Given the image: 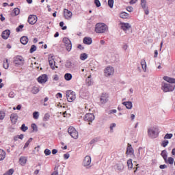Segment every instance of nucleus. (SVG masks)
Wrapping results in <instances>:
<instances>
[{"mask_svg": "<svg viewBox=\"0 0 175 175\" xmlns=\"http://www.w3.org/2000/svg\"><path fill=\"white\" fill-rule=\"evenodd\" d=\"M94 31L96 33H105L109 31V26L105 23H99L96 24Z\"/></svg>", "mask_w": 175, "mask_h": 175, "instance_id": "nucleus-1", "label": "nucleus"}, {"mask_svg": "<svg viewBox=\"0 0 175 175\" xmlns=\"http://www.w3.org/2000/svg\"><path fill=\"white\" fill-rule=\"evenodd\" d=\"M174 89V84H171L165 82H162L161 83V90L162 91H163V92H173V90Z\"/></svg>", "mask_w": 175, "mask_h": 175, "instance_id": "nucleus-2", "label": "nucleus"}, {"mask_svg": "<svg viewBox=\"0 0 175 175\" xmlns=\"http://www.w3.org/2000/svg\"><path fill=\"white\" fill-rule=\"evenodd\" d=\"M159 130L158 128L153 126L148 129V135L152 139L158 137Z\"/></svg>", "mask_w": 175, "mask_h": 175, "instance_id": "nucleus-3", "label": "nucleus"}, {"mask_svg": "<svg viewBox=\"0 0 175 175\" xmlns=\"http://www.w3.org/2000/svg\"><path fill=\"white\" fill-rule=\"evenodd\" d=\"M68 133L70 134V135L71 136V137H72V139H79V132H77V130L76 129H75V127L73 126H70L68 129Z\"/></svg>", "mask_w": 175, "mask_h": 175, "instance_id": "nucleus-4", "label": "nucleus"}, {"mask_svg": "<svg viewBox=\"0 0 175 175\" xmlns=\"http://www.w3.org/2000/svg\"><path fill=\"white\" fill-rule=\"evenodd\" d=\"M25 60L24 59V57L20 55H17L15 57H14V64L15 66H22V65L24 64V62Z\"/></svg>", "mask_w": 175, "mask_h": 175, "instance_id": "nucleus-5", "label": "nucleus"}, {"mask_svg": "<svg viewBox=\"0 0 175 175\" xmlns=\"http://www.w3.org/2000/svg\"><path fill=\"white\" fill-rule=\"evenodd\" d=\"M66 95L68 102H73L76 99V93L72 90H67Z\"/></svg>", "mask_w": 175, "mask_h": 175, "instance_id": "nucleus-6", "label": "nucleus"}, {"mask_svg": "<svg viewBox=\"0 0 175 175\" xmlns=\"http://www.w3.org/2000/svg\"><path fill=\"white\" fill-rule=\"evenodd\" d=\"M104 74L107 77H109V76H113V75H114V68L110 66H107L104 70Z\"/></svg>", "mask_w": 175, "mask_h": 175, "instance_id": "nucleus-7", "label": "nucleus"}, {"mask_svg": "<svg viewBox=\"0 0 175 175\" xmlns=\"http://www.w3.org/2000/svg\"><path fill=\"white\" fill-rule=\"evenodd\" d=\"M91 157L90 156H86L83 161V165L85 167H87V169H90V167H91Z\"/></svg>", "mask_w": 175, "mask_h": 175, "instance_id": "nucleus-8", "label": "nucleus"}, {"mask_svg": "<svg viewBox=\"0 0 175 175\" xmlns=\"http://www.w3.org/2000/svg\"><path fill=\"white\" fill-rule=\"evenodd\" d=\"M85 121L89 122V125H91V122L95 120V116L92 113H86L84 118Z\"/></svg>", "mask_w": 175, "mask_h": 175, "instance_id": "nucleus-9", "label": "nucleus"}, {"mask_svg": "<svg viewBox=\"0 0 175 175\" xmlns=\"http://www.w3.org/2000/svg\"><path fill=\"white\" fill-rule=\"evenodd\" d=\"M37 21H38V16H36V15L29 16V18H28L29 24H31V25H33L34 24H36Z\"/></svg>", "mask_w": 175, "mask_h": 175, "instance_id": "nucleus-10", "label": "nucleus"}, {"mask_svg": "<svg viewBox=\"0 0 175 175\" xmlns=\"http://www.w3.org/2000/svg\"><path fill=\"white\" fill-rule=\"evenodd\" d=\"M64 16L66 20H70L72 18V16H73V14L72 13V12H70L68 9H64Z\"/></svg>", "mask_w": 175, "mask_h": 175, "instance_id": "nucleus-11", "label": "nucleus"}, {"mask_svg": "<svg viewBox=\"0 0 175 175\" xmlns=\"http://www.w3.org/2000/svg\"><path fill=\"white\" fill-rule=\"evenodd\" d=\"M141 5L145 12V14L148 15L150 11L148 10V7H147V1L146 0H141Z\"/></svg>", "mask_w": 175, "mask_h": 175, "instance_id": "nucleus-12", "label": "nucleus"}, {"mask_svg": "<svg viewBox=\"0 0 175 175\" xmlns=\"http://www.w3.org/2000/svg\"><path fill=\"white\" fill-rule=\"evenodd\" d=\"M48 77H47V75L46 74H44L41 76H40L38 78V83H40V84H43L44 83H46L47 82V80H48Z\"/></svg>", "mask_w": 175, "mask_h": 175, "instance_id": "nucleus-13", "label": "nucleus"}, {"mask_svg": "<svg viewBox=\"0 0 175 175\" xmlns=\"http://www.w3.org/2000/svg\"><path fill=\"white\" fill-rule=\"evenodd\" d=\"M126 154L127 155H133L135 154V150L133 148H132V145L131 144H128Z\"/></svg>", "mask_w": 175, "mask_h": 175, "instance_id": "nucleus-14", "label": "nucleus"}, {"mask_svg": "<svg viewBox=\"0 0 175 175\" xmlns=\"http://www.w3.org/2000/svg\"><path fill=\"white\" fill-rule=\"evenodd\" d=\"M49 62L51 69H55V68H58L57 66H55V61H54L53 56L49 57Z\"/></svg>", "mask_w": 175, "mask_h": 175, "instance_id": "nucleus-15", "label": "nucleus"}, {"mask_svg": "<svg viewBox=\"0 0 175 175\" xmlns=\"http://www.w3.org/2000/svg\"><path fill=\"white\" fill-rule=\"evenodd\" d=\"M100 100L101 103H107L109 100V95L107 94H103L100 96Z\"/></svg>", "mask_w": 175, "mask_h": 175, "instance_id": "nucleus-16", "label": "nucleus"}, {"mask_svg": "<svg viewBox=\"0 0 175 175\" xmlns=\"http://www.w3.org/2000/svg\"><path fill=\"white\" fill-rule=\"evenodd\" d=\"M10 120L12 124H16L17 120H18V116L17 113H12L10 115Z\"/></svg>", "mask_w": 175, "mask_h": 175, "instance_id": "nucleus-17", "label": "nucleus"}, {"mask_svg": "<svg viewBox=\"0 0 175 175\" xmlns=\"http://www.w3.org/2000/svg\"><path fill=\"white\" fill-rule=\"evenodd\" d=\"M163 80H165V81H167V83H169V84H175L174 78H170L167 76H165L163 77Z\"/></svg>", "mask_w": 175, "mask_h": 175, "instance_id": "nucleus-18", "label": "nucleus"}, {"mask_svg": "<svg viewBox=\"0 0 175 175\" xmlns=\"http://www.w3.org/2000/svg\"><path fill=\"white\" fill-rule=\"evenodd\" d=\"M9 36H10V30H5L3 31L1 34L3 39H8Z\"/></svg>", "mask_w": 175, "mask_h": 175, "instance_id": "nucleus-19", "label": "nucleus"}, {"mask_svg": "<svg viewBox=\"0 0 175 175\" xmlns=\"http://www.w3.org/2000/svg\"><path fill=\"white\" fill-rule=\"evenodd\" d=\"M121 28L123 29V31H128V29L131 28V25H129L128 23H121Z\"/></svg>", "mask_w": 175, "mask_h": 175, "instance_id": "nucleus-20", "label": "nucleus"}, {"mask_svg": "<svg viewBox=\"0 0 175 175\" xmlns=\"http://www.w3.org/2000/svg\"><path fill=\"white\" fill-rule=\"evenodd\" d=\"M144 149L143 148L139 147L138 149L137 158L138 159H142V155H144Z\"/></svg>", "mask_w": 175, "mask_h": 175, "instance_id": "nucleus-21", "label": "nucleus"}, {"mask_svg": "<svg viewBox=\"0 0 175 175\" xmlns=\"http://www.w3.org/2000/svg\"><path fill=\"white\" fill-rule=\"evenodd\" d=\"M122 105L125 106L127 109H131L132 107H133V105L132 104V102L131 101H125L122 103Z\"/></svg>", "mask_w": 175, "mask_h": 175, "instance_id": "nucleus-22", "label": "nucleus"}, {"mask_svg": "<svg viewBox=\"0 0 175 175\" xmlns=\"http://www.w3.org/2000/svg\"><path fill=\"white\" fill-rule=\"evenodd\" d=\"M83 43H84V44H92V38H91L90 37H85L83 38Z\"/></svg>", "mask_w": 175, "mask_h": 175, "instance_id": "nucleus-23", "label": "nucleus"}, {"mask_svg": "<svg viewBox=\"0 0 175 175\" xmlns=\"http://www.w3.org/2000/svg\"><path fill=\"white\" fill-rule=\"evenodd\" d=\"M124 164L121 162L118 163L116 165V170H118V172H122V170H124Z\"/></svg>", "mask_w": 175, "mask_h": 175, "instance_id": "nucleus-24", "label": "nucleus"}, {"mask_svg": "<svg viewBox=\"0 0 175 175\" xmlns=\"http://www.w3.org/2000/svg\"><path fill=\"white\" fill-rule=\"evenodd\" d=\"M161 157H163L165 162H167V152L166 150H164L161 153Z\"/></svg>", "mask_w": 175, "mask_h": 175, "instance_id": "nucleus-25", "label": "nucleus"}, {"mask_svg": "<svg viewBox=\"0 0 175 175\" xmlns=\"http://www.w3.org/2000/svg\"><path fill=\"white\" fill-rule=\"evenodd\" d=\"M141 66H142L144 72H146L147 70V63H146V60L142 59L141 61Z\"/></svg>", "mask_w": 175, "mask_h": 175, "instance_id": "nucleus-26", "label": "nucleus"}, {"mask_svg": "<svg viewBox=\"0 0 175 175\" xmlns=\"http://www.w3.org/2000/svg\"><path fill=\"white\" fill-rule=\"evenodd\" d=\"M72 77H73V76L70 73H66L64 75V79L66 81H70V80H72Z\"/></svg>", "mask_w": 175, "mask_h": 175, "instance_id": "nucleus-27", "label": "nucleus"}, {"mask_svg": "<svg viewBox=\"0 0 175 175\" xmlns=\"http://www.w3.org/2000/svg\"><path fill=\"white\" fill-rule=\"evenodd\" d=\"M6 157V152L3 150L0 149V161H3Z\"/></svg>", "mask_w": 175, "mask_h": 175, "instance_id": "nucleus-28", "label": "nucleus"}, {"mask_svg": "<svg viewBox=\"0 0 175 175\" xmlns=\"http://www.w3.org/2000/svg\"><path fill=\"white\" fill-rule=\"evenodd\" d=\"M21 43H22V44H27V43H28V37L27 36H23L21 38Z\"/></svg>", "mask_w": 175, "mask_h": 175, "instance_id": "nucleus-29", "label": "nucleus"}, {"mask_svg": "<svg viewBox=\"0 0 175 175\" xmlns=\"http://www.w3.org/2000/svg\"><path fill=\"white\" fill-rule=\"evenodd\" d=\"M19 162H20L21 165H25V163H27V157H21L19 159Z\"/></svg>", "mask_w": 175, "mask_h": 175, "instance_id": "nucleus-30", "label": "nucleus"}, {"mask_svg": "<svg viewBox=\"0 0 175 175\" xmlns=\"http://www.w3.org/2000/svg\"><path fill=\"white\" fill-rule=\"evenodd\" d=\"M88 58V54L83 53L80 55V60L81 61H85Z\"/></svg>", "mask_w": 175, "mask_h": 175, "instance_id": "nucleus-31", "label": "nucleus"}, {"mask_svg": "<svg viewBox=\"0 0 175 175\" xmlns=\"http://www.w3.org/2000/svg\"><path fill=\"white\" fill-rule=\"evenodd\" d=\"M86 84L87 85L90 86V85H92V84H94V81H92V79H91V76H89L86 80Z\"/></svg>", "mask_w": 175, "mask_h": 175, "instance_id": "nucleus-32", "label": "nucleus"}, {"mask_svg": "<svg viewBox=\"0 0 175 175\" xmlns=\"http://www.w3.org/2000/svg\"><path fill=\"white\" fill-rule=\"evenodd\" d=\"M120 17L121 18H128L129 17V14H128L126 12H122L120 14Z\"/></svg>", "mask_w": 175, "mask_h": 175, "instance_id": "nucleus-33", "label": "nucleus"}, {"mask_svg": "<svg viewBox=\"0 0 175 175\" xmlns=\"http://www.w3.org/2000/svg\"><path fill=\"white\" fill-rule=\"evenodd\" d=\"M64 44L67 51H70V50H72V42H70V43H66Z\"/></svg>", "mask_w": 175, "mask_h": 175, "instance_id": "nucleus-34", "label": "nucleus"}, {"mask_svg": "<svg viewBox=\"0 0 175 175\" xmlns=\"http://www.w3.org/2000/svg\"><path fill=\"white\" fill-rule=\"evenodd\" d=\"M127 166H128L129 169H133V163H132V159H129L127 161Z\"/></svg>", "mask_w": 175, "mask_h": 175, "instance_id": "nucleus-35", "label": "nucleus"}, {"mask_svg": "<svg viewBox=\"0 0 175 175\" xmlns=\"http://www.w3.org/2000/svg\"><path fill=\"white\" fill-rule=\"evenodd\" d=\"M117 126V124L116 123H111L109 126L110 132L111 133H113L114 132V128Z\"/></svg>", "mask_w": 175, "mask_h": 175, "instance_id": "nucleus-36", "label": "nucleus"}, {"mask_svg": "<svg viewBox=\"0 0 175 175\" xmlns=\"http://www.w3.org/2000/svg\"><path fill=\"white\" fill-rule=\"evenodd\" d=\"M3 68L4 69H9V60L8 59L3 62Z\"/></svg>", "mask_w": 175, "mask_h": 175, "instance_id": "nucleus-37", "label": "nucleus"}, {"mask_svg": "<svg viewBox=\"0 0 175 175\" xmlns=\"http://www.w3.org/2000/svg\"><path fill=\"white\" fill-rule=\"evenodd\" d=\"M165 163H169L170 165H173V163H174V159H173V157H169L167 159V162H165Z\"/></svg>", "mask_w": 175, "mask_h": 175, "instance_id": "nucleus-38", "label": "nucleus"}, {"mask_svg": "<svg viewBox=\"0 0 175 175\" xmlns=\"http://www.w3.org/2000/svg\"><path fill=\"white\" fill-rule=\"evenodd\" d=\"M33 139L32 138H29L28 139V141L25 143L23 149L25 150V148H27L28 147V146H29L30 143L32 142Z\"/></svg>", "mask_w": 175, "mask_h": 175, "instance_id": "nucleus-39", "label": "nucleus"}, {"mask_svg": "<svg viewBox=\"0 0 175 175\" xmlns=\"http://www.w3.org/2000/svg\"><path fill=\"white\" fill-rule=\"evenodd\" d=\"M31 92H32V94H38V92H39V88L34 86L33 88V89L31 90Z\"/></svg>", "mask_w": 175, "mask_h": 175, "instance_id": "nucleus-40", "label": "nucleus"}, {"mask_svg": "<svg viewBox=\"0 0 175 175\" xmlns=\"http://www.w3.org/2000/svg\"><path fill=\"white\" fill-rule=\"evenodd\" d=\"M167 144H169V141L168 140H163L162 141V142L161 143V146L162 147H167Z\"/></svg>", "mask_w": 175, "mask_h": 175, "instance_id": "nucleus-41", "label": "nucleus"}, {"mask_svg": "<svg viewBox=\"0 0 175 175\" xmlns=\"http://www.w3.org/2000/svg\"><path fill=\"white\" fill-rule=\"evenodd\" d=\"M172 137H173V135L172 133H167L164 136L163 139L166 140L167 139H172Z\"/></svg>", "mask_w": 175, "mask_h": 175, "instance_id": "nucleus-42", "label": "nucleus"}, {"mask_svg": "<svg viewBox=\"0 0 175 175\" xmlns=\"http://www.w3.org/2000/svg\"><path fill=\"white\" fill-rule=\"evenodd\" d=\"M50 120V114L49 113H45L44 118H43V121H49Z\"/></svg>", "mask_w": 175, "mask_h": 175, "instance_id": "nucleus-43", "label": "nucleus"}, {"mask_svg": "<svg viewBox=\"0 0 175 175\" xmlns=\"http://www.w3.org/2000/svg\"><path fill=\"white\" fill-rule=\"evenodd\" d=\"M31 129H33V132H38V126L35 123L31 124Z\"/></svg>", "mask_w": 175, "mask_h": 175, "instance_id": "nucleus-44", "label": "nucleus"}, {"mask_svg": "<svg viewBox=\"0 0 175 175\" xmlns=\"http://www.w3.org/2000/svg\"><path fill=\"white\" fill-rule=\"evenodd\" d=\"M21 131H23V132H26V131H28V126H25V124H23L21 127Z\"/></svg>", "mask_w": 175, "mask_h": 175, "instance_id": "nucleus-45", "label": "nucleus"}, {"mask_svg": "<svg viewBox=\"0 0 175 175\" xmlns=\"http://www.w3.org/2000/svg\"><path fill=\"white\" fill-rule=\"evenodd\" d=\"M114 5V0H108V6L109 8H113V6Z\"/></svg>", "mask_w": 175, "mask_h": 175, "instance_id": "nucleus-46", "label": "nucleus"}, {"mask_svg": "<svg viewBox=\"0 0 175 175\" xmlns=\"http://www.w3.org/2000/svg\"><path fill=\"white\" fill-rule=\"evenodd\" d=\"M33 118H34V120H38L39 118V113L38 111L33 112Z\"/></svg>", "mask_w": 175, "mask_h": 175, "instance_id": "nucleus-47", "label": "nucleus"}, {"mask_svg": "<svg viewBox=\"0 0 175 175\" xmlns=\"http://www.w3.org/2000/svg\"><path fill=\"white\" fill-rule=\"evenodd\" d=\"M66 68H72V66H73V64L70 61H67L66 62Z\"/></svg>", "mask_w": 175, "mask_h": 175, "instance_id": "nucleus-48", "label": "nucleus"}, {"mask_svg": "<svg viewBox=\"0 0 175 175\" xmlns=\"http://www.w3.org/2000/svg\"><path fill=\"white\" fill-rule=\"evenodd\" d=\"M13 173H14V170L13 169H10L6 173H5L3 175H12Z\"/></svg>", "mask_w": 175, "mask_h": 175, "instance_id": "nucleus-49", "label": "nucleus"}, {"mask_svg": "<svg viewBox=\"0 0 175 175\" xmlns=\"http://www.w3.org/2000/svg\"><path fill=\"white\" fill-rule=\"evenodd\" d=\"M13 13H14L15 16H18L20 14V9L14 8L13 10Z\"/></svg>", "mask_w": 175, "mask_h": 175, "instance_id": "nucleus-50", "label": "nucleus"}, {"mask_svg": "<svg viewBox=\"0 0 175 175\" xmlns=\"http://www.w3.org/2000/svg\"><path fill=\"white\" fill-rule=\"evenodd\" d=\"M36 46L35 45H31V49L29 52L31 53V54H32V53H35V51L36 50Z\"/></svg>", "mask_w": 175, "mask_h": 175, "instance_id": "nucleus-51", "label": "nucleus"}, {"mask_svg": "<svg viewBox=\"0 0 175 175\" xmlns=\"http://www.w3.org/2000/svg\"><path fill=\"white\" fill-rule=\"evenodd\" d=\"M44 152L46 156L51 154V150H50L49 149H45Z\"/></svg>", "mask_w": 175, "mask_h": 175, "instance_id": "nucleus-52", "label": "nucleus"}, {"mask_svg": "<svg viewBox=\"0 0 175 175\" xmlns=\"http://www.w3.org/2000/svg\"><path fill=\"white\" fill-rule=\"evenodd\" d=\"M23 28H24V25H19V26L16 29V32H20V31H21V29H23Z\"/></svg>", "mask_w": 175, "mask_h": 175, "instance_id": "nucleus-53", "label": "nucleus"}, {"mask_svg": "<svg viewBox=\"0 0 175 175\" xmlns=\"http://www.w3.org/2000/svg\"><path fill=\"white\" fill-rule=\"evenodd\" d=\"M70 42H71L70 40H69V38H64L63 39V42L64 43V44L66 43H70Z\"/></svg>", "mask_w": 175, "mask_h": 175, "instance_id": "nucleus-54", "label": "nucleus"}, {"mask_svg": "<svg viewBox=\"0 0 175 175\" xmlns=\"http://www.w3.org/2000/svg\"><path fill=\"white\" fill-rule=\"evenodd\" d=\"M94 3L97 8H100V1H99V0H94Z\"/></svg>", "mask_w": 175, "mask_h": 175, "instance_id": "nucleus-55", "label": "nucleus"}, {"mask_svg": "<svg viewBox=\"0 0 175 175\" xmlns=\"http://www.w3.org/2000/svg\"><path fill=\"white\" fill-rule=\"evenodd\" d=\"M98 138H94L90 141V144H95V143H98Z\"/></svg>", "mask_w": 175, "mask_h": 175, "instance_id": "nucleus-56", "label": "nucleus"}, {"mask_svg": "<svg viewBox=\"0 0 175 175\" xmlns=\"http://www.w3.org/2000/svg\"><path fill=\"white\" fill-rule=\"evenodd\" d=\"M5 118V113L0 111V120H3Z\"/></svg>", "mask_w": 175, "mask_h": 175, "instance_id": "nucleus-57", "label": "nucleus"}, {"mask_svg": "<svg viewBox=\"0 0 175 175\" xmlns=\"http://www.w3.org/2000/svg\"><path fill=\"white\" fill-rule=\"evenodd\" d=\"M16 94L14 92H10L8 94L9 98H14Z\"/></svg>", "mask_w": 175, "mask_h": 175, "instance_id": "nucleus-58", "label": "nucleus"}, {"mask_svg": "<svg viewBox=\"0 0 175 175\" xmlns=\"http://www.w3.org/2000/svg\"><path fill=\"white\" fill-rule=\"evenodd\" d=\"M117 113V109H112L109 111V114H116Z\"/></svg>", "mask_w": 175, "mask_h": 175, "instance_id": "nucleus-59", "label": "nucleus"}, {"mask_svg": "<svg viewBox=\"0 0 175 175\" xmlns=\"http://www.w3.org/2000/svg\"><path fill=\"white\" fill-rule=\"evenodd\" d=\"M126 10H127V12H129L131 13V12H133V8H132V7H127L126 8Z\"/></svg>", "mask_w": 175, "mask_h": 175, "instance_id": "nucleus-60", "label": "nucleus"}, {"mask_svg": "<svg viewBox=\"0 0 175 175\" xmlns=\"http://www.w3.org/2000/svg\"><path fill=\"white\" fill-rule=\"evenodd\" d=\"M69 157H70V154H64V159H69Z\"/></svg>", "mask_w": 175, "mask_h": 175, "instance_id": "nucleus-61", "label": "nucleus"}, {"mask_svg": "<svg viewBox=\"0 0 175 175\" xmlns=\"http://www.w3.org/2000/svg\"><path fill=\"white\" fill-rule=\"evenodd\" d=\"M56 98L58 99V98H62V94H61V93H57V94H56Z\"/></svg>", "mask_w": 175, "mask_h": 175, "instance_id": "nucleus-62", "label": "nucleus"}, {"mask_svg": "<svg viewBox=\"0 0 175 175\" xmlns=\"http://www.w3.org/2000/svg\"><path fill=\"white\" fill-rule=\"evenodd\" d=\"M159 167L161 168V169H166V168H167V165H161L160 166H159Z\"/></svg>", "mask_w": 175, "mask_h": 175, "instance_id": "nucleus-63", "label": "nucleus"}, {"mask_svg": "<svg viewBox=\"0 0 175 175\" xmlns=\"http://www.w3.org/2000/svg\"><path fill=\"white\" fill-rule=\"evenodd\" d=\"M57 152H58V150H57V149H53V150H52V154H53V155H55V154H57Z\"/></svg>", "mask_w": 175, "mask_h": 175, "instance_id": "nucleus-64", "label": "nucleus"}]
</instances>
